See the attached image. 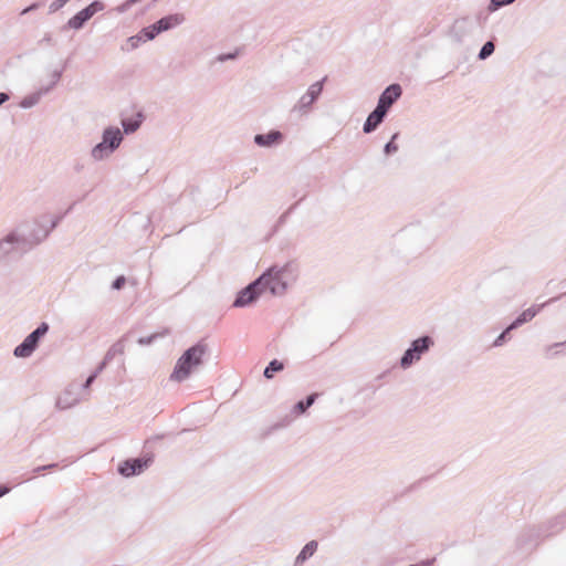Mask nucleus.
<instances>
[{"mask_svg": "<svg viewBox=\"0 0 566 566\" xmlns=\"http://www.w3.org/2000/svg\"><path fill=\"white\" fill-rule=\"evenodd\" d=\"M322 91V84L321 83H315L313 84L310 90H308V95L311 96V102L316 97V95H318Z\"/></svg>", "mask_w": 566, "mask_h": 566, "instance_id": "412c9836", "label": "nucleus"}, {"mask_svg": "<svg viewBox=\"0 0 566 566\" xmlns=\"http://www.w3.org/2000/svg\"><path fill=\"white\" fill-rule=\"evenodd\" d=\"M122 142V133L118 128H114V129H107L105 133H104V139H103V143L99 144L96 148H94L93 150V155L94 157H99V153L102 151L103 149V146L105 144L108 145L109 149L113 150L114 148L118 147L119 144Z\"/></svg>", "mask_w": 566, "mask_h": 566, "instance_id": "423d86ee", "label": "nucleus"}, {"mask_svg": "<svg viewBox=\"0 0 566 566\" xmlns=\"http://www.w3.org/2000/svg\"><path fill=\"white\" fill-rule=\"evenodd\" d=\"M76 402V399L70 391H65L57 398L56 405L60 409L71 408Z\"/></svg>", "mask_w": 566, "mask_h": 566, "instance_id": "2eb2a0df", "label": "nucleus"}, {"mask_svg": "<svg viewBox=\"0 0 566 566\" xmlns=\"http://www.w3.org/2000/svg\"><path fill=\"white\" fill-rule=\"evenodd\" d=\"M317 549V542L315 541H311L310 543H307L303 549L301 551V553L297 555L296 557V560L295 563L297 565L302 564L303 562H305L308 557H311Z\"/></svg>", "mask_w": 566, "mask_h": 566, "instance_id": "f8f14e48", "label": "nucleus"}, {"mask_svg": "<svg viewBox=\"0 0 566 566\" xmlns=\"http://www.w3.org/2000/svg\"><path fill=\"white\" fill-rule=\"evenodd\" d=\"M430 344H432V340L429 337H421L412 343L411 349L417 355L420 356L422 353H424L429 348Z\"/></svg>", "mask_w": 566, "mask_h": 566, "instance_id": "4468645a", "label": "nucleus"}, {"mask_svg": "<svg viewBox=\"0 0 566 566\" xmlns=\"http://www.w3.org/2000/svg\"><path fill=\"white\" fill-rule=\"evenodd\" d=\"M148 461L140 459L127 460L122 463L118 468V471L124 476H132L134 474L140 473L145 467H147Z\"/></svg>", "mask_w": 566, "mask_h": 566, "instance_id": "6e6552de", "label": "nucleus"}, {"mask_svg": "<svg viewBox=\"0 0 566 566\" xmlns=\"http://www.w3.org/2000/svg\"><path fill=\"white\" fill-rule=\"evenodd\" d=\"M123 126L126 133H133L138 128L139 122L126 123L125 120H123Z\"/></svg>", "mask_w": 566, "mask_h": 566, "instance_id": "4be33fe9", "label": "nucleus"}, {"mask_svg": "<svg viewBox=\"0 0 566 566\" xmlns=\"http://www.w3.org/2000/svg\"><path fill=\"white\" fill-rule=\"evenodd\" d=\"M493 52H494V44L491 41H489L482 46L479 56H480V59L484 60L488 56H490Z\"/></svg>", "mask_w": 566, "mask_h": 566, "instance_id": "6ab92c4d", "label": "nucleus"}, {"mask_svg": "<svg viewBox=\"0 0 566 566\" xmlns=\"http://www.w3.org/2000/svg\"><path fill=\"white\" fill-rule=\"evenodd\" d=\"M184 21V15L182 14H171V15H167L165 18H161L157 23H156V28H157V31H167L178 24H180L181 22Z\"/></svg>", "mask_w": 566, "mask_h": 566, "instance_id": "9d476101", "label": "nucleus"}, {"mask_svg": "<svg viewBox=\"0 0 566 566\" xmlns=\"http://www.w3.org/2000/svg\"><path fill=\"white\" fill-rule=\"evenodd\" d=\"M48 325L42 323L33 333H31L22 344L14 349L17 357H29L35 349L39 338L48 332Z\"/></svg>", "mask_w": 566, "mask_h": 566, "instance_id": "7ed1b4c3", "label": "nucleus"}, {"mask_svg": "<svg viewBox=\"0 0 566 566\" xmlns=\"http://www.w3.org/2000/svg\"><path fill=\"white\" fill-rule=\"evenodd\" d=\"M283 368H284V365H283L281 361H279V360L274 359V360H272V361L269 364V366L265 368V370H264V376H265L266 378H269V379H270V378H272V377H273V373H274V371H280V370H282Z\"/></svg>", "mask_w": 566, "mask_h": 566, "instance_id": "f3484780", "label": "nucleus"}, {"mask_svg": "<svg viewBox=\"0 0 566 566\" xmlns=\"http://www.w3.org/2000/svg\"><path fill=\"white\" fill-rule=\"evenodd\" d=\"M158 33H160V31H157L156 23L143 30V34L147 40H153Z\"/></svg>", "mask_w": 566, "mask_h": 566, "instance_id": "aec40b11", "label": "nucleus"}, {"mask_svg": "<svg viewBox=\"0 0 566 566\" xmlns=\"http://www.w3.org/2000/svg\"><path fill=\"white\" fill-rule=\"evenodd\" d=\"M419 359V355H417L411 348H409L401 358V366L403 368L409 367L415 360Z\"/></svg>", "mask_w": 566, "mask_h": 566, "instance_id": "a211bd4d", "label": "nucleus"}, {"mask_svg": "<svg viewBox=\"0 0 566 566\" xmlns=\"http://www.w3.org/2000/svg\"><path fill=\"white\" fill-rule=\"evenodd\" d=\"M509 332H510V331H507V329H506L504 333H502V334L499 336V338L495 340V345H500V344H501V342L504 339V337H505L506 333H509Z\"/></svg>", "mask_w": 566, "mask_h": 566, "instance_id": "bb28decb", "label": "nucleus"}, {"mask_svg": "<svg viewBox=\"0 0 566 566\" xmlns=\"http://www.w3.org/2000/svg\"><path fill=\"white\" fill-rule=\"evenodd\" d=\"M274 271H268L261 275L255 282L250 284L243 291L240 292L239 296L234 302V306H245L254 302L262 293L261 286L269 283V280L273 275Z\"/></svg>", "mask_w": 566, "mask_h": 566, "instance_id": "f03ea898", "label": "nucleus"}, {"mask_svg": "<svg viewBox=\"0 0 566 566\" xmlns=\"http://www.w3.org/2000/svg\"><path fill=\"white\" fill-rule=\"evenodd\" d=\"M537 313V310L534 307H530L521 313V315L513 322L509 327L507 331H511L515 327H517L521 324H524L528 321H531Z\"/></svg>", "mask_w": 566, "mask_h": 566, "instance_id": "ddd939ff", "label": "nucleus"}, {"mask_svg": "<svg viewBox=\"0 0 566 566\" xmlns=\"http://www.w3.org/2000/svg\"><path fill=\"white\" fill-rule=\"evenodd\" d=\"M385 150L387 154H390L391 151L397 150V146L394 144V142H390L386 145Z\"/></svg>", "mask_w": 566, "mask_h": 566, "instance_id": "a878e982", "label": "nucleus"}, {"mask_svg": "<svg viewBox=\"0 0 566 566\" xmlns=\"http://www.w3.org/2000/svg\"><path fill=\"white\" fill-rule=\"evenodd\" d=\"M124 284H125V277L124 276H119L113 283V287L116 289V290H119V289L123 287Z\"/></svg>", "mask_w": 566, "mask_h": 566, "instance_id": "393cba45", "label": "nucleus"}, {"mask_svg": "<svg viewBox=\"0 0 566 566\" xmlns=\"http://www.w3.org/2000/svg\"><path fill=\"white\" fill-rule=\"evenodd\" d=\"M269 271H274V273L269 280V283L261 286L262 293L270 291L272 295L282 294L286 289V283L283 279L284 274L289 271V265L281 269L273 266Z\"/></svg>", "mask_w": 566, "mask_h": 566, "instance_id": "20e7f679", "label": "nucleus"}, {"mask_svg": "<svg viewBox=\"0 0 566 566\" xmlns=\"http://www.w3.org/2000/svg\"><path fill=\"white\" fill-rule=\"evenodd\" d=\"M9 492V488L2 486L0 488V497Z\"/></svg>", "mask_w": 566, "mask_h": 566, "instance_id": "c85d7f7f", "label": "nucleus"}, {"mask_svg": "<svg viewBox=\"0 0 566 566\" xmlns=\"http://www.w3.org/2000/svg\"><path fill=\"white\" fill-rule=\"evenodd\" d=\"M400 95V86L397 84H392L389 87H387L385 92L381 94L377 106H382V109L387 113L388 108Z\"/></svg>", "mask_w": 566, "mask_h": 566, "instance_id": "0eeeda50", "label": "nucleus"}, {"mask_svg": "<svg viewBox=\"0 0 566 566\" xmlns=\"http://www.w3.org/2000/svg\"><path fill=\"white\" fill-rule=\"evenodd\" d=\"M142 41L140 36H130L127 41L129 48L128 49H136Z\"/></svg>", "mask_w": 566, "mask_h": 566, "instance_id": "5701e85b", "label": "nucleus"}, {"mask_svg": "<svg viewBox=\"0 0 566 566\" xmlns=\"http://www.w3.org/2000/svg\"><path fill=\"white\" fill-rule=\"evenodd\" d=\"M514 0H491L492 6L496 9L499 7L509 4L513 2Z\"/></svg>", "mask_w": 566, "mask_h": 566, "instance_id": "b1692460", "label": "nucleus"}, {"mask_svg": "<svg viewBox=\"0 0 566 566\" xmlns=\"http://www.w3.org/2000/svg\"><path fill=\"white\" fill-rule=\"evenodd\" d=\"M386 112L382 109V106H377L376 109L369 114L365 125H364V132L370 133L381 123L382 118L385 117Z\"/></svg>", "mask_w": 566, "mask_h": 566, "instance_id": "1a4fd4ad", "label": "nucleus"}, {"mask_svg": "<svg viewBox=\"0 0 566 566\" xmlns=\"http://www.w3.org/2000/svg\"><path fill=\"white\" fill-rule=\"evenodd\" d=\"M410 566H417V565H410Z\"/></svg>", "mask_w": 566, "mask_h": 566, "instance_id": "c756f323", "label": "nucleus"}, {"mask_svg": "<svg viewBox=\"0 0 566 566\" xmlns=\"http://www.w3.org/2000/svg\"><path fill=\"white\" fill-rule=\"evenodd\" d=\"M317 395L316 394H312L307 397L306 401H300L296 406H295V412L297 415H302L306 411V409L308 407H311L315 399H316Z\"/></svg>", "mask_w": 566, "mask_h": 566, "instance_id": "dca6fc26", "label": "nucleus"}, {"mask_svg": "<svg viewBox=\"0 0 566 566\" xmlns=\"http://www.w3.org/2000/svg\"><path fill=\"white\" fill-rule=\"evenodd\" d=\"M9 96L6 93H0V105L4 103Z\"/></svg>", "mask_w": 566, "mask_h": 566, "instance_id": "cd10ccee", "label": "nucleus"}, {"mask_svg": "<svg viewBox=\"0 0 566 566\" xmlns=\"http://www.w3.org/2000/svg\"><path fill=\"white\" fill-rule=\"evenodd\" d=\"M102 9V3L93 2L85 9L77 12L72 19H70L69 25L72 29H80L88 19H91L97 11Z\"/></svg>", "mask_w": 566, "mask_h": 566, "instance_id": "39448f33", "label": "nucleus"}, {"mask_svg": "<svg viewBox=\"0 0 566 566\" xmlns=\"http://www.w3.org/2000/svg\"><path fill=\"white\" fill-rule=\"evenodd\" d=\"M205 354V347L201 345H196L188 350L178 359L174 373L171 374V378L181 381L186 379L193 367H197L201 364V358Z\"/></svg>", "mask_w": 566, "mask_h": 566, "instance_id": "f257e3e1", "label": "nucleus"}, {"mask_svg": "<svg viewBox=\"0 0 566 566\" xmlns=\"http://www.w3.org/2000/svg\"><path fill=\"white\" fill-rule=\"evenodd\" d=\"M281 134L279 132H271L265 135H256L254 140L260 146H270L281 139Z\"/></svg>", "mask_w": 566, "mask_h": 566, "instance_id": "9b49d317", "label": "nucleus"}]
</instances>
